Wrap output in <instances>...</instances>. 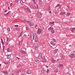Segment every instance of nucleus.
<instances>
[{
    "label": "nucleus",
    "mask_w": 75,
    "mask_h": 75,
    "mask_svg": "<svg viewBox=\"0 0 75 75\" xmlns=\"http://www.w3.org/2000/svg\"><path fill=\"white\" fill-rule=\"evenodd\" d=\"M3 63H4V64H5V65H7V64H8V62H6L4 61Z\"/></svg>",
    "instance_id": "26"
},
{
    "label": "nucleus",
    "mask_w": 75,
    "mask_h": 75,
    "mask_svg": "<svg viewBox=\"0 0 75 75\" xmlns=\"http://www.w3.org/2000/svg\"><path fill=\"white\" fill-rule=\"evenodd\" d=\"M31 6V4H29V6Z\"/></svg>",
    "instance_id": "53"
},
{
    "label": "nucleus",
    "mask_w": 75,
    "mask_h": 75,
    "mask_svg": "<svg viewBox=\"0 0 75 75\" xmlns=\"http://www.w3.org/2000/svg\"><path fill=\"white\" fill-rule=\"evenodd\" d=\"M8 10H10V7H8Z\"/></svg>",
    "instance_id": "57"
},
{
    "label": "nucleus",
    "mask_w": 75,
    "mask_h": 75,
    "mask_svg": "<svg viewBox=\"0 0 75 75\" xmlns=\"http://www.w3.org/2000/svg\"><path fill=\"white\" fill-rule=\"evenodd\" d=\"M34 38L37 41H38V38L37 36V35H36V34L35 33Z\"/></svg>",
    "instance_id": "6"
},
{
    "label": "nucleus",
    "mask_w": 75,
    "mask_h": 75,
    "mask_svg": "<svg viewBox=\"0 0 75 75\" xmlns=\"http://www.w3.org/2000/svg\"><path fill=\"white\" fill-rule=\"evenodd\" d=\"M27 73L28 74H30L31 73V71L30 70H29L27 72Z\"/></svg>",
    "instance_id": "25"
},
{
    "label": "nucleus",
    "mask_w": 75,
    "mask_h": 75,
    "mask_svg": "<svg viewBox=\"0 0 75 75\" xmlns=\"http://www.w3.org/2000/svg\"><path fill=\"white\" fill-rule=\"evenodd\" d=\"M54 72H55V73H57L58 72V70L56 69L54 71Z\"/></svg>",
    "instance_id": "36"
},
{
    "label": "nucleus",
    "mask_w": 75,
    "mask_h": 75,
    "mask_svg": "<svg viewBox=\"0 0 75 75\" xmlns=\"http://www.w3.org/2000/svg\"><path fill=\"white\" fill-rule=\"evenodd\" d=\"M17 59H20V58L19 57H17Z\"/></svg>",
    "instance_id": "56"
},
{
    "label": "nucleus",
    "mask_w": 75,
    "mask_h": 75,
    "mask_svg": "<svg viewBox=\"0 0 75 75\" xmlns=\"http://www.w3.org/2000/svg\"><path fill=\"white\" fill-rule=\"evenodd\" d=\"M39 3L40 4H42V1L41 0H39Z\"/></svg>",
    "instance_id": "19"
},
{
    "label": "nucleus",
    "mask_w": 75,
    "mask_h": 75,
    "mask_svg": "<svg viewBox=\"0 0 75 75\" xmlns=\"http://www.w3.org/2000/svg\"><path fill=\"white\" fill-rule=\"evenodd\" d=\"M34 46L35 49V50H37L38 48V43L36 42L34 43Z\"/></svg>",
    "instance_id": "2"
},
{
    "label": "nucleus",
    "mask_w": 75,
    "mask_h": 75,
    "mask_svg": "<svg viewBox=\"0 0 75 75\" xmlns=\"http://www.w3.org/2000/svg\"><path fill=\"white\" fill-rule=\"evenodd\" d=\"M51 45H52L53 47H55V43L52 42H51Z\"/></svg>",
    "instance_id": "11"
},
{
    "label": "nucleus",
    "mask_w": 75,
    "mask_h": 75,
    "mask_svg": "<svg viewBox=\"0 0 75 75\" xmlns=\"http://www.w3.org/2000/svg\"><path fill=\"white\" fill-rule=\"evenodd\" d=\"M41 56H42V54L41 53H40L39 56V59H40L41 58Z\"/></svg>",
    "instance_id": "16"
},
{
    "label": "nucleus",
    "mask_w": 75,
    "mask_h": 75,
    "mask_svg": "<svg viewBox=\"0 0 75 75\" xmlns=\"http://www.w3.org/2000/svg\"><path fill=\"white\" fill-rule=\"evenodd\" d=\"M21 35H22V34H20V35L19 36V37H21Z\"/></svg>",
    "instance_id": "48"
},
{
    "label": "nucleus",
    "mask_w": 75,
    "mask_h": 75,
    "mask_svg": "<svg viewBox=\"0 0 75 75\" xmlns=\"http://www.w3.org/2000/svg\"><path fill=\"white\" fill-rule=\"evenodd\" d=\"M8 55V59H10L11 57V55L9 54Z\"/></svg>",
    "instance_id": "24"
},
{
    "label": "nucleus",
    "mask_w": 75,
    "mask_h": 75,
    "mask_svg": "<svg viewBox=\"0 0 75 75\" xmlns=\"http://www.w3.org/2000/svg\"><path fill=\"white\" fill-rule=\"evenodd\" d=\"M49 12V13H51V11H50Z\"/></svg>",
    "instance_id": "63"
},
{
    "label": "nucleus",
    "mask_w": 75,
    "mask_h": 75,
    "mask_svg": "<svg viewBox=\"0 0 75 75\" xmlns=\"http://www.w3.org/2000/svg\"><path fill=\"white\" fill-rule=\"evenodd\" d=\"M21 67V64H19L17 68H20Z\"/></svg>",
    "instance_id": "41"
},
{
    "label": "nucleus",
    "mask_w": 75,
    "mask_h": 75,
    "mask_svg": "<svg viewBox=\"0 0 75 75\" xmlns=\"http://www.w3.org/2000/svg\"><path fill=\"white\" fill-rule=\"evenodd\" d=\"M24 21L26 23H30V21H27L26 20H24Z\"/></svg>",
    "instance_id": "17"
},
{
    "label": "nucleus",
    "mask_w": 75,
    "mask_h": 75,
    "mask_svg": "<svg viewBox=\"0 0 75 75\" xmlns=\"http://www.w3.org/2000/svg\"><path fill=\"white\" fill-rule=\"evenodd\" d=\"M49 72V69H48L47 70V73H48Z\"/></svg>",
    "instance_id": "52"
},
{
    "label": "nucleus",
    "mask_w": 75,
    "mask_h": 75,
    "mask_svg": "<svg viewBox=\"0 0 75 75\" xmlns=\"http://www.w3.org/2000/svg\"><path fill=\"white\" fill-rule=\"evenodd\" d=\"M57 60L58 61H61L60 59H57Z\"/></svg>",
    "instance_id": "49"
},
{
    "label": "nucleus",
    "mask_w": 75,
    "mask_h": 75,
    "mask_svg": "<svg viewBox=\"0 0 75 75\" xmlns=\"http://www.w3.org/2000/svg\"><path fill=\"white\" fill-rule=\"evenodd\" d=\"M7 51H10V48H8V50H7Z\"/></svg>",
    "instance_id": "47"
},
{
    "label": "nucleus",
    "mask_w": 75,
    "mask_h": 75,
    "mask_svg": "<svg viewBox=\"0 0 75 75\" xmlns=\"http://www.w3.org/2000/svg\"><path fill=\"white\" fill-rule=\"evenodd\" d=\"M5 45L6 46H7L8 45V42H6L5 43Z\"/></svg>",
    "instance_id": "38"
},
{
    "label": "nucleus",
    "mask_w": 75,
    "mask_h": 75,
    "mask_svg": "<svg viewBox=\"0 0 75 75\" xmlns=\"http://www.w3.org/2000/svg\"><path fill=\"white\" fill-rule=\"evenodd\" d=\"M18 0H15V1H16V3H17V2H18Z\"/></svg>",
    "instance_id": "50"
},
{
    "label": "nucleus",
    "mask_w": 75,
    "mask_h": 75,
    "mask_svg": "<svg viewBox=\"0 0 75 75\" xmlns=\"http://www.w3.org/2000/svg\"><path fill=\"white\" fill-rule=\"evenodd\" d=\"M7 31H10V28H7Z\"/></svg>",
    "instance_id": "39"
},
{
    "label": "nucleus",
    "mask_w": 75,
    "mask_h": 75,
    "mask_svg": "<svg viewBox=\"0 0 75 75\" xmlns=\"http://www.w3.org/2000/svg\"><path fill=\"white\" fill-rule=\"evenodd\" d=\"M1 41L3 45H4V42H3V39H1Z\"/></svg>",
    "instance_id": "37"
},
{
    "label": "nucleus",
    "mask_w": 75,
    "mask_h": 75,
    "mask_svg": "<svg viewBox=\"0 0 75 75\" xmlns=\"http://www.w3.org/2000/svg\"><path fill=\"white\" fill-rule=\"evenodd\" d=\"M74 30H75V28H73L72 29H70V31H72V33H74Z\"/></svg>",
    "instance_id": "10"
},
{
    "label": "nucleus",
    "mask_w": 75,
    "mask_h": 75,
    "mask_svg": "<svg viewBox=\"0 0 75 75\" xmlns=\"http://www.w3.org/2000/svg\"><path fill=\"white\" fill-rule=\"evenodd\" d=\"M38 27V25H35V28H36V27Z\"/></svg>",
    "instance_id": "51"
},
{
    "label": "nucleus",
    "mask_w": 75,
    "mask_h": 75,
    "mask_svg": "<svg viewBox=\"0 0 75 75\" xmlns=\"http://www.w3.org/2000/svg\"><path fill=\"white\" fill-rule=\"evenodd\" d=\"M57 66L58 67L60 68V67H64V65L62 64H59Z\"/></svg>",
    "instance_id": "8"
},
{
    "label": "nucleus",
    "mask_w": 75,
    "mask_h": 75,
    "mask_svg": "<svg viewBox=\"0 0 75 75\" xmlns=\"http://www.w3.org/2000/svg\"><path fill=\"white\" fill-rule=\"evenodd\" d=\"M41 74H43L44 73V70L42 69L41 71Z\"/></svg>",
    "instance_id": "27"
},
{
    "label": "nucleus",
    "mask_w": 75,
    "mask_h": 75,
    "mask_svg": "<svg viewBox=\"0 0 75 75\" xmlns=\"http://www.w3.org/2000/svg\"><path fill=\"white\" fill-rule=\"evenodd\" d=\"M25 10L27 11H28V12H29V13H31V10L28 8H26Z\"/></svg>",
    "instance_id": "5"
},
{
    "label": "nucleus",
    "mask_w": 75,
    "mask_h": 75,
    "mask_svg": "<svg viewBox=\"0 0 75 75\" xmlns=\"http://www.w3.org/2000/svg\"><path fill=\"white\" fill-rule=\"evenodd\" d=\"M64 57H65V55H64V54H63L62 56V58H64Z\"/></svg>",
    "instance_id": "45"
},
{
    "label": "nucleus",
    "mask_w": 75,
    "mask_h": 75,
    "mask_svg": "<svg viewBox=\"0 0 75 75\" xmlns=\"http://www.w3.org/2000/svg\"><path fill=\"white\" fill-rule=\"evenodd\" d=\"M4 48H5V47H4V46H3V49H4Z\"/></svg>",
    "instance_id": "58"
},
{
    "label": "nucleus",
    "mask_w": 75,
    "mask_h": 75,
    "mask_svg": "<svg viewBox=\"0 0 75 75\" xmlns=\"http://www.w3.org/2000/svg\"><path fill=\"white\" fill-rule=\"evenodd\" d=\"M17 31H20V28H18L17 29Z\"/></svg>",
    "instance_id": "42"
},
{
    "label": "nucleus",
    "mask_w": 75,
    "mask_h": 75,
    "mask_svg": "<svg viewBox=\"0 0 75 75\" xmlns=\"http://www.w3.org/2000/svg\"><path fill=\"white\" fill-rule=\"evenodd\" d=\"M23 31H22L21 33V34H22H22H23Z\"/></svg>",
    "instance_id": "60"
},
{
    "label": "nucleus",
    "mask_w": 75,
    "mask_h": 75,
    "mask_svg": "<svg viewBox=\"0 0 75 75\" xmlns=\"http://www.w3.org/2000/svg\"><path fill=\"white\" fill-rule=\"evenodd\" d=\"M18 72H19V70H16L15 71V73L16 74H18Z\"/></svg>",
    "instance_id": "18"
},
{
    "label": "nucleus",
    "mask_w": 75,
    "mask_h": 75,
    "mask_svg": "<svg viewBox=\"0 0 75 75\" xmlns=\"http://www.w3.org/2000/svg\"><path fill=\"white\" fill-rule=\"evenodd\" d=\"M11 13V11H9L7 13L5 14V16H8V14H10Z\"/></svg>",
    "instance_id": "28"
},
{
    "label": "nucleus",
    "mask_w": 75,
    "mask_h": 75,
    "mask_svg": "<svg viewBox=\"0 0 75 75\" xmlns=\"http://www.w3.org/2000/svg\"><path fill=\"white\" fill-rule=\"evenodd\" d=\"M70 57L71 58H74L75 57V54H71L69 55Z\"/></svg>",
    "instance_id": "9"
},
{
    "label": "nucleus",
    "mask_w": 75,
    "mask_h": 75,
    "mask_svg": "<svg viewBox=\"0 0 75 75\" xmlns=\"http://www.w3.org/2000/svg\"><path fill=\"white\" fill-rule=\"evenodd\" d=\"M37 16L38 17L41 18L42 16V14H41L40 12L38 13L37 14Z\"/></svg>",
    "instance_id": "4"
},
{
    "label": "nucleus",
    "mask_w": 75,
    "mask_h": 75,
    "mask_svg": "<svg viewBox=\"0 0 75 75\" xmlns=\"http://www.w3.org/2000/svg\"><path fill=\"white\" fill-rule=\"evenodd\" d=\"M8 2H6V4H8Z\"/></svg>",
    "instance_id": "55"
},
{
    "label": "nucleus",
    "mask_w": 75,
    "mask_h": 75,
    "mask_svg": "<svg viewBox=\"0 0 75 75\" xmlns=\"http://www.w3.org/2000/svg\"><path fill=\"white\" fill-rule=\"evenodd\" d=\"M54 23H55V22H50L49 23L50 24H51V25H52V24H54Z\"/></svg>",
    "instance_id": "22"
},
{
    "label": "nucleus",
    "mask_w": 75,
    "mask_h": 75,
    "mask_svg": "<svg viewBox=\"0 0 75 75\" xmlns=\"http://www.w3.org/2000/svg\"><path fill=\"white\" fill-rule=\"evenodd\" d=\"M42 30L40 29H38L37 32V34H42V32H41Z\"/></svg>",
    "instance_id": "3"
},
{
    "label": "nucleus",
    "mask_w": 75,
    "mask_h": 75,
    "mask_svg": "<svg viewBox=\"0 0 75 75\" xmlns=\"http://www.w3.org/2000/svg\"><path fill=\"white\" fill-rule=\"evenodd\" d=\"M15 27H18V25H15Z\"/></svg>",
    "instance_id": "46"
},
{
    "label": "nucleus",
    "mask_w": 75,
    "mask_h": 75,
    "mask_svg": "<svg viewBox=\"0 0 75 75\" xmlns=\"http://www.w3.org/2000/svg\"><path fill=\"white\" fill-rule=\"evenodd\" d=\"M35 62H38V61H39V60L37 59H35Z\"/></svg>",
    "instance_id": "31"
},
{
    "label": "nucleus",
    "mask_w": 75,
    "mask_h": 75,
    "mask_svg": "<svg viewBox=\"0 0 75 75\" xmlns=\"http://www.w3.org/2000/svg\"><path fill=\"white\" fill-rule=\"evenodd\" d=\"M26 29L27 30H29V28H28V26H27L26 27Z\"/></svg>",
    "instance_id": "43"
},
{
    "label": "nucleus",
    "mask_w": 75,
    "mask_h": 75,
    "mask_svg": "<svg viewBox=\"0 0 75 75\" xmlns=\"http://www.w3.org/2000/svg\"><path fill=\"white\" fill-rule=\"evenodd\" d=\"M23 37H24L25 38H26V37H27V35H24L23 36Z\"/></svg>",
    "instance_id": "40"
},
{
    "label": "nucleus",
    "mask_w": 75,
    "mask_h": 75,
    "mask_svg": "<svg viewBox=\"0 0 75 75\" xmlns=\"http://www.w3.org/2000/svg\"><path fill=\"white\" fill-rule=\"evenodd\" d=\"M35 33H34L33 32H32L30 34L31 39L32 41H33L34 40V35Z\"/></svg>",
    "instance_id": "1"
},
{
    "label": "nucleus",
    "mask_w": 75,
    "mask_h": 75,
    "mask_svg": "<svg viewBox=\"0 0 75 75\" xmlns=\"http://www.w3.org/2000/svg\"><path fill=\"white\" fill-rule=\"evenodd\" d=\"M14 73H12V75H14Z\"/></svg>",
    "instance_id": "64"
},
{
    "label": "nucleus",
    "mask_w": 75,
    "mask_h": 75,
    "mask_svg": "<svg viewBox=\"0 0 75 75\" xmlns=\"http://www.w3.org/2000/svg\"><path fill=\"white\" fill-rule=\"evenodd\" d=\"M20 1V3L21 4H22L23 3V2L22 0H19Z\"/></svg>",
    "instance_id": "21"
},
{
    "label": "nucleus",
    "mask_w": 75,
    "mask_h": 75,
    "mask_svg": "<svg viewBox=\"0 0 75 75\" xmlns=\"http://www.w3.org/2000/svg\"><path fill=\"white\" fill-rule=\"evenodd\" d=\"M53 40H54V42H55V41L56 40H55V39H53Z\"/></svg>",
    "instance_id": "54"
},
{
    "label": "nucleus",
    "mask_w": 75,
    "mask_h": 75,
    "mask_svg": "<svg viewBox=\"0 0 75 75\" xmlns=\"http://www.w3.org/2000/svg\"><path fill=\"white\" fill-rule=\"evenodd\" d=\"M18 71H19V72H21V70H18Z\"/></svg>",
    "instance_id": "61"
},
{
    "label": "nucleus",
    "mask_w": 75,
    "mask_h": 75,
    "mask_svg": "<svg viewBox=\"0 0 75 75\" xmlns=\"http://www.w3.org/2000/svg\"><path fill=\"white\" fill-rule=\"evenodd\" d=\"M21 53H22V54H25V52L24 51H23V50H21Z\"/></svg>",
    "instance_id": "14"
},
{
    "label": "nucleus",
    "mask_w": 75,
    "mask_h": 75,
    "mask_svg": "<svg viewBox=\"0 0 75 75\" xmlns=\"http://www.w3.org/2000/svg\"><path fill=\"white\" fill-rule=\"evenodd\" d=\"M66 14V13L65 12H62L61 13H60V15H64V14Z\"/></svg>",
    "instance_id": "13"
},
{
    "label": "nucleus",
    "mask_w": 75,
    "mask_h": 75,
    "mask_svg": "<svg viewBox=\"0 0 75 75\" xmlns=\"http://www.w3.org/2000/svg\"><path fill=\"white\" fill-rule=\"evenodd\" d=\"M51 27H50L48 29V30L49 31H50V30H51Z\"/></svg>",
    "instance_id": "44"
},
{
    "label": "nucleus",
    "mask_w": 75,
    "mask_h": 75,
    "mask_svg": "<svg viewBox=\"0 0 75 75\" xmlns=\"http://www.w3.org/2000/svg\"><path fill=\"white\" fill-rule=\"evenodd\" d=\"M36 8V6H34L32 7V9L33 10H35Z\"/></svg>",
    "instance_id": "29"
},
{
    "label": "nucleus",
    "mask_w": 75,
    "mask_h": 75,
    "mask_svg": "<svg viewBox=\"0 0 75 75\" xmlns=\"http://www.w3.org/2000/svg\"><path fill=\"white\" fill-rule=\"evenodd\" d=\"M51 31L52 34H54L55 33V30H54L53 28H51Z\"/></svg>",
    "instance_id": "7"
},
{
    "label": "nucleus",
    "mask_w": 75,
    "mask_h": 75,
    "mask_svg": "<svg viewBox=\"0 0 75 75\" xmlns=\"http://www.w3.org/2000/svg\"><path fill=\"white\" fill-rule=\"evenodd\" d=\"M60 6V4H57L56 6L55 7V8H57V7H59Z\"/></svg>",
    "instance_id": "33"
},
{
    "label": "nucleus",
    "mask_w": 75,
    "mask_h": 75,
    "mask_svg": "<svg viewBox=\"0 0 75 75\" xmlns=\"http://www.w3.org/2000/svg\"><path fill=\"white\" fill-rule=\"evenodd\" d=\"M70 15V13H67L66 14V16H69Z\"/></svg>",
    "instance_id": "35"
},
{
    "label": "nucleus",
    "mask_w": 75,
    "mask_h": 75,
    "mask_svg": "<svg viewBox=\"0 0 75 75\" xmlns=\"http://www.w3.org/2000/svg\"><path fill=\"white\" fill-rule=\"evenodd\" d=\"M3 73L5 75H6V74H7V72L6 71H4L3 72Z\"/></svg>",
    "instance_id": "20"
},
{
    "label": "nucleus",
    "mask_w": 75,
    "mask_h": 75,
    "mask_svg": "<svg viewBox=\"0 0 75 75\" xmlns=\"http://www.w3.org/2000/svg\"><path fill=\"white\" fill-rule=\"evenodd\" d=\"M19 43L18 45H20V42L19 41Z\"/></svg>",
    "instance_id": "59"
},
{
    "label": "nucleus",
    "mask_w": 75,
    "mask_h": 75,
    "mask_svg": "<svg viewBox=\"0 0 75 75\" xmlns=\"http://www.w3.org/2000/svg\"><path fill=\"white\" fill-rule=\"evenodd\" d=\"M33 1L34 4H36V2H35V0H33Z\"/></svg>",
    "instance_id": "34"
},
{
    "label": "nucleus",
    "mask_w": 75,
    "mask_h": 75,
    "mask_svg": "<svg viewBox=\"0 0 75 75\" xmlns=\"http://www.w3.org/2000/svg\"><path fill=\"white\" fill-rule=\"evenodd\" d=\"M50 10L51 9L50 8V7H48L47 9V10H48V11H50Z\"/></svg>",
    "instance_id": "32"
},
{
    "label": "nucleus",
    "mask_w": 75,
    "mask_h": 75,
    "mask_svg": "<svg viewBox=\"0 0 75 75\" xmlns=\"http://www.w3.org/2000/svg\"><path fill=\"white\" fill-rule=\"evenodd\" d=\"M51 60L54 63V62H55V60H54V59H53V58L51 59Z\"/></svg>",
    "instance_id": "15"
},
{
    "label": "nucleus",
    "mask_w": 75,
    "mask_h": 75,
    "mask_svg": "<svg viewBox=\"0 0 75 75\" xmlns=\"http://www.w3.org/2000/svg\"><path fill=\"white\" fill-rule=\"evenodd\" d=\"M58 49H56L54 51V54H56V53H57V51H58Z\"/></svg>",
    "instance_id": "12"
},
{
    "label": "nucleus",
    "mask_w": 75,
    "mask_h": 75,
    "mask_svg": "<svg viewBox=\"0 0 75 75\" xmlns=\"http://www.w3.org/2000/svg\"><path fill=\"white\" fill-rule=\"evenodd\" d=\"M42 61H43V62H46L47 61L46 59H45V57L44 59H42Z\"/></svg>",
    "instance_id": "23"
},
{
    "label": "nucleus",
    "mask_w": 75,
    "mask_h": 75,
    "mask_svg": "<svg viewBox=\"0 0 75 75\" xmlns=\"http://www.w3.org/2000/svg\"><path fill=\"white\" fill-rule=\"evenodd\" d=\"M29 25H30V26H33V25H34V24H33V23H30L29 24Z\"/></svg>",
    "instance_id": "30"
},
{
    "label": "nucleus",
    "mask_w": 75,
    "mask_h": 75,
    "mask_svg": "<svg viewBox=\"0 0 75 75\" xmlns=\"http://www.w3.org/2000/svg\"><path fill=\"white\" fill-rule=\"evenodd\" d=\"M7 41H8V38H7Z\"/></svg>",
    "instance_id": "62"
}]
</instances>
